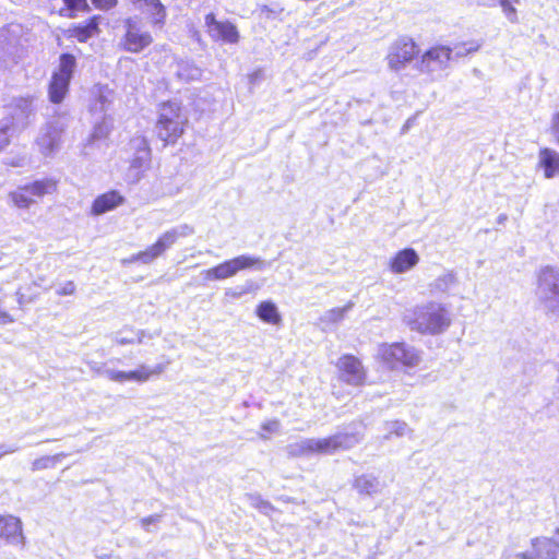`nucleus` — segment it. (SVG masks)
Returning <instances> with one entry per match:
<instances>
[{
  "label": "nucleus",
  "instance_id": "f257e3e1",
  "mask_svg": "<svg viewBox=\"0 0 559 559\" xmlns=\"http://www.w3.org/2000/svg\"><path fill=\"white\" fill-rule=\"evenodd\" d=\"M411 330L421 334H440L451 324L449 311L439 302L430 301L407 310L403 317Z\"/></svg>",
  "mask_w": 559,
  "mask_h": 559
},
{
  "label": "nucleus",
  "instance_id": "f03ea898",
  "mask_svg": "<svg viewBox=\"0 0 559 559\" xmlns=\"http://www.w3.org/2000/svg\"><path fill=\"white\" fill-rule=\"evenodd\" d=\"M361 439L362 435L359 432H340L323 439H301L288 444L286 451L288 455L294 457L308 456L314 453L330 454L337 450L350 449L358 444Z\"/></svg>",
  "mask_w": 559,
  "mask_h": 559
},
{
  "label": "nucleus",
  "instance_id": "7ed1b4c3",
  "mask_svg": "<svg viewBox=\"0 0 559 559\" xmlns=\"http://www.w3.org/2000/svg\"><path fill=\"white\" fill-rule=\"evenodd\" d=\"M34 106L31 98H17L5 106L0 117V152L11 141L14 133L24 130L34 116Z\"/></svg>",
  "mask_w": 559,
  "mask_h": 559
},
{
  "label": "nucleus",
  "instance_id": "20e7f679",
  "mask_svg": "<svg viewBox=\"0 0 559 559\" xmlns=\"http://www.w3.org/2000/svg\"><path fill=\"white\" fill-rule=\"evenodd\" d=\"M194 234V228L188 224L175 226L163 233L158 239L144 251L131 255L124 263L141 262L143 264H151L154 260L162 257L168 249H170L179 238L188 237Z\"/></svg>",
  "mask_w": 559,
  "mask_h": 559
},
{
  "label": "nucleus",
  "instance_id": "39448f33",
  "mask_svg": "<svg viewBox=\"0 0 559 559\" xmlns=\"http://www.w3.org/2000/svg\"><path fill=\"white\" fill-rule=\"evenodd\" d=\"M187 118L181 112L177 102H166L160 105L156 123L157 136L166 144L175 143L183 133Z\"/></svg>",
  "mask_w": 559,
  "mask_h": 559
},
{
  "label": "nucleus",
  "instance_id": "423d86ee",
  "mask_svg": "<svg viewBox=\"0 0 559 559\" xmlns=\"http://www.w3.org/2000/svg\"><path fill=\"white\" fill-rule=\"evenodd\" d=\"M269 265L270 263L260 258L242 254L203 271L202 275L205 281H222L233 277L245 269L254 267L261 271Z\"/></svg>",
  "mask_w": 559,
  "mask_h": 559
},
{
  "label": "nucleus",
  "instance_id": "0eeeda50",
  "mask_svg": "<svg viewBox=\"0 0 559 559\" xmlns=\"http://www.w3.org/2000/svg\"><path fill=\"white\" fill-rule=\"evenodd\" d=\"M378 357L391 369L416 367L421 361L420 353L406 343L381 344Z\"/></svg>",
  "mask_w": 559,
  "mask_h": 559
},
{
  "label": "nucleus",
  "instance_id": "6e6552de",
  "mask_svg": "<svg viewBox=\"0 0 559 559\" xmlns=\"http://www.w3.org/2000/svg\"><path fill=\"white\" fill-rule=\"evenodd\" d=\"M124 35L120 39L119 46L128 52L140 53L153 43L150 32L143 29L142 21L139 16H131L123 22Z\"/></svg>",
  "mask_w": 559,
  "mask_h": 559
},
{
  "label": "nucleus",
  "instance_id": "1a4fd4ad",
  "mask_svg": "<svg viewBox=\"0 0 559 559\" xmlns=\"http://www.w3.org/2000/svg\"><path fill=\"white\" fill-rule=\"evenodd\" d=\"M66 127L62 118H53L40 128L36 144L43 155L50 156L59 148Z\"/></svg>",
  "mask_w": 559,
  "mask_h": 559
},
{
  "label": "nucleus",
  "instance_id": "9d476101",
  "mask_svg": "<svg viewBox=\"0 0 559 559\" xmlns=\"http://www.w3.org/2000/svg\"><path fill=\"white\" fill-rule=\"evenodd\" d=\"M419 50L416 43L407 37H402L394 41L386 56L388 64L391 70L400 71L409 63Z\"/></svg>",
  "mask_w": 559,
  "mask_h": 559
},
{
  "label": "nucleus",
  "instance_id": "9b49d317",
  "mask_svg": "<svg viewBox=\"0 0 559 559\" xmlns=\"http://www.w3.org/2000/svg\"><path fill=\"white\" fill-rule=\"evenodd\" d=\"M453 60L452 49L448 46H436L427 50L416 68L423 73H440L448 68L449 62Z\"/></svg>",
  "mask_w": 559,
  "mask_h": 559
},
{
  "label": "nucleus",
  "instance_id": "f8f14e48",
  "mask_svg": "<svg viewBox=\"0 0 559 559\" xmlns=\"http://www.w3.org/2000/svg\"><path fill=\"white\" fill-rule=\"evenodd\" d=\"M110 100L105 94H99L95 103L92 105L91 110L94 114H103L102 121L96 122L92 134L90 135L88 142L94 143L96 141L105 140L112 129V119L106 115L109 109Z\"/></svg>",
  "mask_w": 559,
  "mask_h": 559
},
{
  "label": "nucleus",
  "instance_id": "ddd939ff",
  "mask_svg": "<svg viewBox=\"0 0 559 559\" xmlns=\"http://www.w3.org/2000/svg\"><path fill=\"white\" fill-rule=\"evenodd\" d=\"M205 25L210 36L215 40H223L228 44H236L239 40L237 27L230 22H219L214 13L205 16Z\"/></svg>",
  "mask_w": 559,
  "mask_h": 559
},
{
  "label": "nucleus",
  "instance_id": "4468645a",
  "mask_svg": "<svg viewBox=\"0 0 559 559\" xmlns=\"http://www.w3.org/2000/svg\"><path fill=\"white\" fill-rule=\"evenodd\" d=\"M341 379L350 385H360L365 381V371L361 362L352 355L340 358L337 364Z\"/></svg>",
  "mask_w": 559,
  "mask_h": 559
},
{
  "label": "nucleus",
  "instance_id": "2eb2a0df",
  "mask_svg": "<svg viewBox=\"0 0 559 559\" xmlns=\"http://www.w3.org/2000/svg\"><path fill=\"white\" fill-rule=\"evenodd\" d=\"M536 295L538 298L559 295V269L545 266L539 271Z\"/></svg>",
  "mask_w": 559,
  "mask_h": 559
},
{
  "label": "nucleus",
  "instance_id": "dca6fc26",
  "mask_svg": "<svg viewBox=\"0 0 559 559\" xmlns=\"http://www.w3.org/2000/svg\"><path fill=\"white\" fill-rule=\"evenodd\" d=\"M129 151L133 153L131 168L141 170L148 167L151 162V148L147 140L142 135L132 138L128 144Z\"/></svg>",
  "mask_w": 559,
  "mask_h": 559
},
{
  "label": "nucleus",
  "instance_id": "f3484780",
  "mask_svg": "<svg viewBox=\"0 0 559 559\" xmlns=\"http://www.w3.org/2000/svg\"><path fill=\"white\" fill-rule=\"evenodd\" d=\"M383 481L372 473L356 475L353 480V488L359 496L372 497L382 491Z\"/></svg>",
  "mask_w": 559,
  "mask_h": 559
},
{
  "label": "nucleus",
  "instance_id": "a211bd4d",
  "mask_svg": "<svg viewBox=\"0 0 559 559\" xmlns=\"http://www.w3.org/2000/svg\"><path fill=\"white\" fill-rule=\"evenodd\" d=\"M0 539L13 545L23 543L21 520L13 515H0Z\"/></svg>",
  "mask_w": 559,
  "mask_h": 559
},
{
  "label": "nucleus",
  "instance_id": "6ab92c4d",
  "mask_svg": "<svg viewBox=\"0 0 559 559\" xmlns=\"http://www.w3.org/2000/svg\"><path fill=\"white\" fill-rule=\"evenodd\" d=\"M419 262V255L413 248L399 251L390 262V270L395 274L409 271Z\"/></svg>",
  "mask_w": 559,
  "mask_h": 559
},
{
  "label": "nucleus",
  "instance_id": "aec40b11",
  "mask_svg": "<svg viewBox=\"0 0 559 559\" xmlns=\"http://www.w3.org/2000/svg\"><path fill=\"white\" fill-rule=\"evenodd\" d=\"M104 373L109 380L120 383L124 381L146 382L151 377V372L145 365H141L139 369L132 371L108 369L104 370Z\"/></svg>",
  "mask_w": 559,
  "mask_h": 559
},
{
  "label": "nucleus",
  "instance_id": "412c9836",
  "mask_svg": "<svg viewBox=\"0 0 559 559\" xmlns=\"http://www.w3.org/2000/svg\"><path fill=\"white\" fill-rule=\"evenodd\" d=\"M124 198L116 190L106 192L104 194L98 195L92 206V213L94 215H102L108 211L116 209L118 205L122 204Z\"/></svg>",
  "mask_w": 559,
  "mask_h": 559
},
{
  "label": "nucleus",
  "instance_id": "4be33fe9",
  "mask_svg": "<svg viewBox=\"0 0 559 559\" xmlns=\"http://www.w3.org/2000/svg\"><path fill=\"white\" fill-rule=\"evenodd\" d=\"M531 545L535 559H557L558 542L548 537L532 538Z\"/></svg>",
  "mask_w": 559,
  "mask_h": 559
},
{
  "label": "nucleus",
  "instance_id": "5701e85b",
  "mask_svg": "<svg viewBox=\"0 0 559 559\" xmlns=\"http://www.w3.org/2000/svg\"><path fill=\"white\" fill-rule=\"evenodd\" d=\"M175 75L178 80L189 83L199 81L202 76V70L191 61L180 60L176 64Z\"/></svg>",
  "mask_w": 559,
  "mask_h": 559
},
{
  "label": "nucleus",
  "instance_id": "b1692460",
  "mask_svg": "<svg viewBox=\"0 0 559 559\" xmlns=\"http://www.w3.org/2000/svg\"><path fill=\"white\" fill-rule=\"evenodd\" d=\"M70 80L52 74L49 84V99L55 104H59L63 100L68 90Z\"/></svg>",
  "mask_w": 559,
  "mask_h": 559
},
{
  "label": "nucleus",
  "instance_id": "393cba45",
  "mask_svg": "<svg viewBox=\"0 0 559 559\" xmlns=\"http://www.w3.org/2000/svg\"><path fill=\"white\" fill-rule=\"evenodd\" d=\"M257 316L262 321L271 324H278L282 320L276 305L272 301H262L257 307Z\"/></svg>",
  "mask_w": 559,
  "mask_h": 559
},
{
  "label": "nucleus",
  "instance_id": "a878e982",
  "mask_svg": "<svg viewBox=\"0 0 559 559\" xmlns=\"http://www.w3.org/2000/svg\"><path fill=\"white\" fill-rule=\"evenodd\" d=\"M23 187L32 198H40L45 194L52 193L56 190V182L52 179H41Z\"/></svg>",
  "mask_w": 559,
  "mask_h": 559
},
{
  "label": "nucleus",
  "instance_id": "bb28decb",
  "mask_svg": "<svg viewBox=\"0 0 559 559\" xmlns=\"http://www.w3.org/2000/svg\"><path fill=\"white\" fill-rule=\"evenodd\" d=\"M540 163L547 178H551L559 173V155L556 152L547 148L544 150L542 152Z\"/></svg>",
  "mask_w": 559,
  "mask_h": 559
},
{
  "label": "nucleus",
  "instance_id": "cd10ccee",
  "mask_svg": "<svg viewBox=\"0 0 559 559\" xmlns=\"http://www.w3.org/2000/svg\"><path fill=\"white\" fill-rule=\"evenodd\" d=\"M67 455V453L60 452L55 455H45L38 457L32 462L31 469L33 472H37L47 468H52L60 462L61 459L66 457Z\"/></svg>",
  "mask_w": 559,
  "mask_h": 559
},
{
  "label": "nucleus",
  "instance_id": "c85d7f7f",
  "mask_svg": "<svg viewBox=\"0 0 559 559\" xmlns=\"http://www.w3.org/2000/svg\"><path fill=\"white\" fill-rule=\"evenodd\" d=\"M456 284V276L452 272L444 273L437 277L430 284V290L432 293H447L452 286Z\"/></svg>",
  "mask_w": 559,
  "mask_h": 559
},
{
  "label": "nucleus",
  "instance_id": "c756f323",
  "mask_svg": "<svg viewBox=\"0 0 559 559\" xmlns=\"http://www.w3.org/2000/svg\"><path fill=\"white\" fill-rule=\"evenodd\" d=\"M76 61L73 55L62 53L60 56L59 69L53 74L71 81Z\"/></svg>",
  "mask_w": 559,
  "mask_h": 559
},
{
  "label": "nucleus",
  "instance_id": "7c9ffc66",
  "mask_svg": "<svg viewBox=\"0 0 559 559\" xmlns=\"http://www.w3.org/2000/svg\"><path fill=\"white\" fill-rule=\"evenodd\" d=\"M384 429L386 431V433L383 436L384 440H389L392 436L403 437L412 432V429L408 427V425L402 420L385 421Z\"/></svg>",
  "mask_w": 559,
  "mask_h": 559
},
{
  "label": "nucleus",
  "instance_id": "2f4dec72",
  "mask_svg": "<svg viewBox=\"0 0 559 559\" xmlns=\"http://www.w3.org/2000/svg\"><path fill=\"white\" fill-rule=\"evenodd\" d=\"M148 12L153 17L154 25H160L164 23L166 17V11L159 0H143Z\"/></svg>",
  "mask_w": 559,
  "mask_h": 559
},
{
  "label": "nucleus",
  "instance_id": "473e14b6",
  "mask_svg": "<svg viewBox=\"0 0 559 559\" xmlns=\"http://www.w3.org/2000/svg\"><path fill=\"white\" fill-rule=\"evenodd\" d=\"M354 307V302L349 301L342 308H333L326 311L321 321L324 323H337L344 319L345 314Z\"/></svg>",
  "mask_w": 559,
  "mask_h": 559
},
{
  "label": "nucleus",
  "instance_id": "72a5a7b5",
  "mask_svg": "<svg viewBox=\"0 0 559 559\" xmlns=\"http://www.w3.org/2000/svg\"><path fill=\"white\" fill-rule=\"evenodd\" d=\"M259 289V285L254 281H247L242 286L228 288L225 290V296L231 299H238L243 295L250 294Z\"/></svg>",
  "mask_w": 559,
  "mask_h": 559
},
{
  "label": "nucleus",
  "instance_id": "f704fd0d",
  "mask_svg": "<svg viewBox=\"0 0 559 559\" xmlns=\"http://www.w3.org/2000/svg\"><path fill=\"white\" fill-rule=\"evenodd\" d=\"M538 299L543 304L547 316L559 318V295H548L546 298Z\"/></svg>",
  "mask_w": 559,
  "mask_h": 559
},
{
  "label": "nucleus",
  "instance_id": "c9c22d12",
  "mask_svg": "<svg viewBox=\"0 0 559 559\" xmlns=\"http://www.w3.org/2000/svg\"><path fill=\"white\" fill-rule=\"evenodd\" d=\"M480 48V44L477 41H468L455 45L452 49V57L461 58L465 57L471 52L477 51Z\"/></svg>",
  "mask_w": 559,
  "mask_h": 559
},
{
  "label": "nucleus",
  "instance_id": "e433bc0d",
  "mask_svg": "<svg viewBox=\"0 0 559 559\" xmlns=\"http://www.w3.org/2000/svg\"><path fill=\"white\" fill-rule=\"evenodd\" d=\"M12 201L17 207L27 209L32 203L33 199L24 187H21L16 192L12 193Z\"/></svg>",
  "mask_w": 559,
  "mask_h": 559
},
{
  "label": "nucleus",
  "instance_id": "4c0bfd02",
  "mask_svg": "<svg viewBox=\"0 0 559 559\" xmlns=\"http://www.w3.org/2000/svg\"><path fill=\"white\" fill-rule=\"evenodd\" d=\"M248 499L250 501V504L253 508L258 509L263 514L267 515V514H270L271 511L274 510L273 506L269 501L263 500L260 496L249 495Z\"/></svg>",
  "mask_w": 559,
  "mask_h": 559
},
{
  "label": "nucleus",
  "instance_id": "58836bf2",
  "mask_svg": "<svg viewBox=\"0 0 559 559\" xmlns=\"http://www.w3.org/2000/svg\"><path fill=\"white\" fill-rule=\"evenodd\" d=\"M70 37L76 38L80 43L87 41L91 37L94 36L90 29L85 25H78L73 28L69 29Z\"/></svg>",
  "mask_w": 559,
  "mask_h": 559
},
{
  "label": "nucleus",
  "instance_id": "ea45409f",
  "mask_svg": "<svg viewBox=\"0 0 559 559\" xmlns=\"http://www.w3.org/2000/svg\"><path fill=\"white\" fill-rule=\"evenodd\" d=\"M62 1L67 5V8L72 12H76V11L88 12L90 11V5L87 3V0H62Z\"/></svg>",
  "mask_w": 559,
  "mask_h": 559
},
{
  "label": "nucleus",
  "instance_id": "a19ab883",
  "mask_svg": "<svg viewBox=\"0 0 559 559\" xmlns=\"http://www.w3.org/2000/svg\"><path fill=\"white\" fill-rule=\"evenodd\" d=\"M499 3L502 8L503 13L506 14L507 19L511 23L518 22V14L515 8L511 4L509 0H499Z\"/></svg>",
  "mask_w": 559,
  "mask_h": 559
},
{
  "label": "nucleus",
  "instance_id": "79ce46f5",
  "mask_svg": "<svg viewBox=\"0 0 559 559\" xmlns=\"http://www.w3.org/2000/svg\"><path fill=\"white\" fill-rule=\"evenodd\" d=\"M103 20L100 15H94L86 22L85 26L87 29L92 32V34L96 35L99 33V23Z\"/></svg>",
  "mask_w": 559,
  "mask_h": 559
},
{
  "label": "nucleus",
  "instance_id": "37998d69",
  "mask_svg": "<svg viewBox=\"0 0 559 559\" xmlns=\"http://www.w3.org/2000/svg\"><path fill=\"white\" fill-rule=\"evenodd\" d=\"M280 426L281 424L277 419H272L262 424L261 429L263 432L275 433L278 431Z\"/></svg>",
  "mask_w": 559,
  "mask_h": 559
},
{
  "label": "nucleus",
  "instance_id": "c03bdc74",
  "mask_svg": "<svg viewBox=\"0 0 559 559\" xmlns=\"http://www.w3.org/2000/svg\"><path fill=\"white\" fill-rule=\"evenodd\" d=\"M75 292V285L73 282L69 281L64 283L59 289H57V295L59 296H70Z\"/></svg>",
  "mask_w": 559,
  "mask_h": 559
},
{
  "label": "nucleus",
  "instance_id": "a18cd8bd",
  "mask_svg": "<svg viewBox=\"0 0 559 559\" xmlns=\"http://www.w3.org/2000/svg\"><path fill=\"white\" fill-rule=\"evenodd\" d=\"M93 4L103 10H108L117 4V0H92Z\"/></svg>",
  "mask_w": 559,
  "mask_h": 559
},
{
  "label": "nucleus",
  "instance_id": "49530a36",
  "mask_svg": "<svg viewBox=\"0 0 559 559\" xmlns=\"http://www.w3.org/2000/svg\"><path fill=\"white\" fill-rule=\"evenodd\" d=\"M160 518L162 516L159 514H153V515L143 518L141 520V525H142L143 528L148 531V525L158 523L160 521Z\"/></svg>",
  "mask_w": 559,
  "mask_h": 559
},
{
  "label": "nucleus",
  "instance_id": "de8ad7c7",
  "mask_svg": "<svg viewBox=\"0 0 559 559\" xmlns=\"http://www.w3.org/2000/svg\"><path fill=\"white\" fill-rule=\"evenodd\" d=\"M551 132L554 138L559 142V111L552 117Z\"/></svg>",
  "mask_w": 559,
  "mask_h": 559
},
{
  "label": "nucleus",
  "instance_id": "09e8293b",
  "mask_svg": "<svg viewBox=\"0 0 559 559\" xmlns=\"http://www.w3.org/2000/svg\"><path fill=\"white\" fill-rule=\"evenodd\" d=\"M19 450L17 447L15 445H4V444H0V459H2L5 454H11V453H14Z\"/></svg>",
  "mask_w": 559,
  "mask_h": 559
},
{
  "label": "nucleus",
  "instance_id": "8fccbe9b",
  "mask_svg": "<svg viewBox=\"0 0 559 559\" xmlns=\"http://www.w3.org/2000/svg\"><path fill=\"white\" fill-rule=\"evenodd\" d=\"M281 11H282V9H278V8H276V9H271V8H269V7H267V5H265V4H263V5H261V7H260V12H261V14H265L267 17H270L271 15H275V14H277V13H278V12H281Z\"/></svg>",
  "mask_w": 559,
  "mask_h": 559
},
{
  "label": "nucleus",
  "instance_id": "3c124183",
  "mask_svg": "<svg viewBox=\"0 0 559 559\" xmlns=\"http://www.w3.org/2000/svg\"><path fill=\"white\" fill-rule=\"evenodd\" d=\"M14 319L10 313L0 309V324L12 323Z\"/></svg>",
  "mask_w": 559,
  "mask_h": 559
},
{
  "label": "nucleus",
  "instance_id": "603ef678",
  "mask_svg": "<svg viewBox=\"0 0 559 559\" xmlns=\"http://www.w3.org/2000/svg\"><path fill=\"white\" fill-rule=\"evenodd\" d=\"M116 342L120 345H127V344H132L135 342V338L132 336V337H127V336H122V337H119L117 336L116 337Z\"/></svg>",
  "mask_w": 559,
  "mask_h": 559
},
{
  "label": "nucleus",
  "instance_id": "864d4df0",
  "mask_svg": "<svg viewBox=\"0 0 559 559\" xmlns=\"http://www.w3.org/2000/svg\"><path fill=\"white\" fill-rule=\"evenodd\" d=\"M91 369L95 372H97L98 374H103L106 377V374L104 373V370H108V368H105L103 365H98L97 362H94L93 365H91Z\"/></svg>",
  "mask_w": 559,
  "mask_h": 559
},
{
  "label": "nucleus",
  "instance_id": "5fc2aeb1",
  "mask_svg": "<svg viewBox=\"0 0 559 559\" xmlns=\"http://www.w3.org/2000/svg\"><path fill=\"white\" fill-rule=\"evenodd\" d=\"M165 368H166V366L164 364H158L154 368L148 369V371L151 372V376L152 374H160L164 372Z\"/></svg>",
  "mask_w": 559,
  "mask_h": 559
},
{
  "label": "nucleus",
  "instance_id": "6e6d98bb",
  "mask_svg": "<svg viewBox=\"0 0 559 559\" xmlns=\"http://www.w3.org/2000/svg\"><path fill=\"white\" fill-rule=\"evenodd\" d=\"M515 558L516 559H535L534 558V551H532V552H528V551L518 552V554H515Z\"/></svg>",
  "mask_w": 559,
  "mask_h": 559
},
{
  "label": "nucleus",
  "instance_id": "4d7b16f0",
  "mask_svg": "<svg viewBox=\"0 0 559 559\" xmlns=\"http://www.w3.org/2000/svg\"><path fill=\"white\" fill-rule=\"evenodd\" d=\"M135 336H133L135 338V341L138 343H142L143 342V338L145 336V332L144 331H138L135 334Z\"/></svg>",
  "mask_w": 559,
  "mask_h": 559
},
{
  "label": "nucleus",
  "instance_id": "13d9d810",
  "mask_svg": "<svg viewBox=\"0 0 559 559\" xmlns=\"http://www.w3.org/2000/svg\"><path fill=\"white\" fill-rule=\"evenodd\" d=\"M508 221V215L507 214H500L497 218V223L499 225H503L506 222Z\"/></svg>",
  "mask_w": 559,
  "mask_h": 559
},
{
  "label": "nucleus",
  "instance_id": "bf43d9fd",
  "mask_svg": "<svg viewBox=\"0 0 559 559\" xmlns=\"http://www.w3.org/2000/svg\"><path fill=\"white\" fill-rule=\"evenodd\" d=\"M16 295H17V301H19V304H22L23 295H22L20 292H17V293H16Z\"/></svg>",
  "mask_w": 559,
  "mask_h": 559
},
{
  "label": "nucleus",
  "instance_id": "052dcab7",
  "mask_svg": "<svg viewBox=\"0 0 559 559\" xmlns=\"http://www.w3.org/2000/svg\"><path fill=\"white\" fill-rule=\"evenodd\" d=\"M260 437L263 438V439L267 438V436H265L264 433H260Z\"/></svg>",
  "mask_w": 559,
  "mask_h": 559
},
{
  "label": "nucleus",
  "instance_id": "680f3d73",
  "mask_svg": "<svg viewBox=\"0 0 559 559\" xmlns=\"http://www.w3.org/2000/svg\"><path fill=\"white\" fill-rule=\"evenodd\" d=\"M558 549H559V542H558Z\"/></svg>",
  "mask_w": 559,
  "mask_h": 559
}]
</instances>
